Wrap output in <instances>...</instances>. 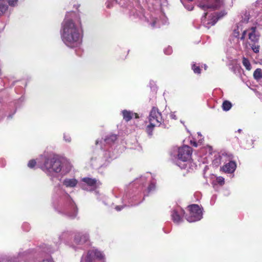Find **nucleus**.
<instances>
[{
	"mask_svg": "<svg viewBox=\"0 0 262 262\" xmlns=\"http://www.w3.org/2000/svg\"><path fill=\"white\" fill-rule=\"evenodd\" d=\"M123 119L128 122L130 121L133 117L137 119L139 118V115L137 113H134L132 111L123 110L121 112Z\"/></svg>",
	"mask_w": 262,
	"mask_h": 262,
	"instance_id": "obj_19",
	"label": "nucleus"
},
{
	"mask_svg": "<svg viewBox=\"0 0 262 262\" xmlns=\"http://www.w3.org/2000/svg\"><path fill=\"white\" fill-rule=\"evenodd\" d=\"M74 242L81 248L89 246L90 245L89 234L85 232L77 233L75 235Z\"/></svg>",
	"mask_w": 262,
	"mask_h": 262,
	"instance_id": "obj_15",
	"label": "nucleus"
},
{
	"mask_svg": "<svg viewBox=\"0 0 262 262\" xmlns=\"http://www.w3.org/2000/svg\"><path fill=\"white\" fill-rule=\"evenodd\" d=\"M162 17L161 20H159L157 18L153 20V21L150 23L151 26L152 28H155L160 27L161 25H165L167 23V19L164 15H162Z\"/></svg>",
	"mask_w": 262,
	"mask_h": 262,
	"instance_id": "obj_23",
	"label": "nucleus"
},
{
	"mask_svg": "<svg viewBox=\"0 0 262 262\" xmlns=\"http://www.w3.org/2000/svg\"><path fill=\"white\" fill-rule=\"evenodd\" d=\"M244 27H242L241 23H238L234 27L232 35L237 38H239L241 40H244L245 38V36L247 32V30H244Z\"/></svg>",
	"mask_w": 262,
	"mask_h": 262,
	"instance_id": "obj_16",
	"label": "nucleus"
},
{
	"mask_svg": "<svg viewBox=\"0 0 262 262\" xmlns=\"http://www.w3.org/2000/svg\"><path fill=\"white\" fill-rule=\"evenodd\" d=\"M57 249V245L55 248H53L50 245L43 244L34 249L19 251L17 258L25 262H54L51 256L47 255L54 252Z\"/></svg>",
	"mask_w": 262,
	"mask_h": 262,
	"instance_id": "obj_4",
	"label": "nucleus"
},
{
	"mask_svg": "<svg viewBox=\"0 0 262 262\" xmlns=\"http://www.w3.org/2000/svg\"><path fill=\"white\" fill-rule=\"evenodd\" d=\"M22 228L24 230H25L26 231H28L30 229L29 224L27 223H25L23 224V225L22 226Z\"/></svg>",
	"mask_w": 262,
	"mask_h": 262,
	"instance_id": "obj_37",
	"label": "nucleus"
},
{
	"mask_svg": "<svg viewBox=\"0 0 262 262\" xmlns=\"http://www.w3.org/2000/svg\"><path fill=\"white\" fill-rule=\"evenodd\" d=\"M115 144V134L111 133L106 135L103 140L97 139L95 141V145L97 147L100 146V149L106 150L107 152L110 151L112 156H114V146Z\"/></svg>",
	"mask_w": 262,
	"mask_h": 262,
	"instance_id": "obj_10",
	"label": "nucleus"
},
{
	"mask_svg": "<svg viewBox=\"0 0 262 262\" xmlns=\"http://www.w3.org/2000/svg\"><path fill=\"white\" fill-rule=\"evenodd\" d=\"M236 167V164L235 162L230 161L223 165L221 168L225 172L231 173L235 171Z\"/></svg>",
	"mask_w": 262,
	"mask_h": 262,
	"instance_id": "obj_18",
	"label": "nucleus"
},
{
	"mask_svg": "<svg viewBox=\"0 0 262 262\" xmlns=\"http://www.w3.org/2000/svg\"><path fill=\"white\" fill-rule=\"evenodd\" d=\"M192 69L193 70L194 73L200 74L201 69L199 66H196L195 64H193L192 66Z\"/></svg>",
	"mask_w": 262,
	"mask_h": 262,
	"instance_id": "obj_33",
	"label": "nucleus"
},
{
	"mask_svg": "<svg viewBox=\"0 0 262 262\" xmlns=\"http://www.w3.org/2000/svg\"><path fill=\"white\" fill-rule=\"evenodd\" d=\"M36 164V162L34 160H31L29 161L28 163V166L31 168H33L34 167L35 165Z\"/></svg>",
	"mask_w": 262,
	"mask_h": 262,
	"instance_id": "obj_34",
	"label": "nucleus"
},
{
	"mask_svg": "<svg viewBox=\"0 0 262 262\" xmlns=\"http://www.w3.org/2000/svg\"><path fill=\"white\" fill-rule=\"evenodd\" d=\"M114 0H106L105 5L106 8L110 9L112 8L114 6Z\"/></svg>",
	"mask_w": 262,
	"mask_h": 262,
	"instance_id": "obj_32",
	"label": "nucleus"
},
{
	"mask_svg": "<svg viewBox=\"0 0 262 262\" xmlns=\"http://www.w3.org/2000/svg\"><path fill=\"white\" fill-rule=\"evenodd\" d=\"M188 207L189 208V215L186 219L189 222H196L202 218V210L198 205L192 204Z\"/></svg>",
	"mask_w": 262,
	"mask_h": 262,
	"instance_id": "obj_13",
	"label": "nucleus"
},
{
	"mask_svg": "<svg viewBox=\"0 0 262 262\" xmlns=\"http://www.w3.org/2000/svg\"><path fill=\"white\" fill-rule=\"evenodd\" d=\"M78 184V180L75 178H66L63 180L62 184L67 188H74Z\"/></svg>",
	"mask_w": 262,
	"mask_h": 262,
	"instance_id": "obj_21",
	"label": "nucleus"
},
{
	"mask_svg": "<svg viewBox=\"0 0 262 262\" xmlns=\"http://www.w3.org/2000/svg\"><path fill=\"white\" fill-rule=\"evenodd\" d=\"M8 9V6L6 4H0V17L3 16Z\"/></svg>",
	"mask_w": 262,
	"mask_h": 262,
	"instance_id": "obj_27",
	"label": "nucleus"
},
{
	"mask_svg": "<svg viewBox=\"0 0 262 262\" xmlns=\"http://www.w3.org/2000/svg\"><path fill=\"white\" fill-rule=\"evenodd\" d=\"M232 107L231 103L227 100H225L222 104V108L225 111H229Z\"/></svg>",
	"mask_w": 262,
	"mask_h": 262,
	"instance_id": "obj_25",
	"label": "nucleus"
},
{
	"mask_svg": "<svg viewBox=\"0 0 262 262\" xmlns=\"http://www.w3.org/2000/svg\"><path fill=\"white\" fill-rule=\"evenodd\" d=\"M130 15H133L135 16H136L137 17H139L140 18H141V17L143 16V14L141 13H140V14H139V13L135 14L134 10L132 11V12H130Z\"/></svg>",
	"mask_w": 262,
	"mask_h": 262,
	"instance_id": "obj_40",
	"label": "nucleus"
},
{
	"mask_svg": "<svg viewBox=\"0 0 262 262\" xmlns=\"http://www.w3.org/2000/svg\"><path fill=\"white\" fill-rule=\"evenodd\" d=\"M243 64L248 70H251V67L249 61L246 58L244 57L243 59Z\"/></svg>",
	"mask_w": 262,
	"mask_h": 262,
	"instance_id": "obj_29",
	"label": "nucleus"
},
{
	"mask_svg": "<svg viewBox=\"0 0 262 262\" xmlns=\"http://www.w3.org/2000/svg\"><path fill=\"white\" fill-rule=\"evenodd\" d=\"M184 211L180 207L173 209L171 212V217L173 222L179 224L183 221Z\"/></svg>",
	"mask_w": 262,
	"mask_h": 262,
	"instance_id": "obj_17",
	"label": "nucleus"
},
{
	"mask_svg": "<svg viewBox=\"0 0 262 262\" xmlns=\"http://www.w3.org/2000/svg\"><path fill=\"white\" fill-rule=\"evenodd\" d=\"M190 143H191V145H192V146H193L194 147H197V146H198V144L196 143V142L195 141H191Z\"/></svg>",
	"mask_w": 262,
	"mask_h": 262,
	"instance_id": "obj_43",
	"label": "nucleus"
},
{
	"mask_svg": "<svg viewBox=\"0 0 262 262\" xmlns=\"http://www.w3.org/2000/svg\"><path fill=\"white\" fill-rule=\"evenodd\" d=\"M73 235L72 231H66L61 233L59 236V241L58 243H61V242H67L70 240Z\"/></svg>",
	"mask_w": 262,
	"mask_h": 262,
	"instance_id": "obj_22",
	"label": "nucleus"
},
{
	"mask_svg": "<svg viewBox=\"0 0 262 262\" xmlns=\"http://www.w3.org/2000/svg\"><path fill=\"white\" fill-rule=\"evenodd\" d=\"M8 118H12V115H9L8 116Z\"/></svg>",
	"mask_w": 262,
	"mask_h": 262,
	"instance_id": "obj_47",
	"label": "nucleus"
},
{
	"mask_svg": "<svg viewBox=\"0 0 262 262\" xmlns=\"http://www.w3.org/2000/svg\"><path fill=\"white\" fill-rule=\"evenodd\" d=\"M223 3V0H201L198 6L204 11H206L219 8Z\"/></svg>",
	"mask_w": 262,
	"mask_h": 262,
	"instance_id": "obj_14",
	"label": "nucleus"
},
{
	"mask_svg": "<svg viewBox=\"0 0 262 262\" xmlns=\"http://www.w3.org/2000/svg\"><path fill=\"white\" fill-rule=\"evenodd\" d=\"M80 262H105L104 255L97 249L93 248L82 255Z\"/></svg>",
	"mask_w": 262,
	"mask_h": 262,
	"instance_id": "obj_11",
	"label": "nucleus"
},
{
	"mask_svg": "<svg viewBox=\"0 0 262 262\" xmlns=\"http://www.w3.org/2000/svg\"><path fill=\"white\" fill-rule=\"evenodd\" d=\"M6 165V161L4 159H0V166L4 167Z\"/></svg>",
	"mask_w": 262,
	"mask_h": 262,
	"instance_id": "obj_41",
	"label": "nucleus"
},
{
	"mask_svg": "<svg viewBox=\"0 0 262 262\" xmlns=\"http://www.w3.org/2000/svg\"><path fill=\"white\" fill-rule=\"evenodd\" d=\"M249 13H247L246 12L244 15L242 16V19L238 23H241L242 25V27H244V25L247 24L249 20Z\"/></svg>",
	"mask_w": 262,
	"mask_h": 262,
	"instance_id": "obj_24",
	"label": "nucleus"
},
{
	"mask_svg": "<svg viewBox=\"0 0 262 262\" xmlns=\"http://www.w3.org/2000/svg\"><path fill=\"white\" fill-rule=\"evenodd\" d=\"M251 48L254 52L256 53L259 52V46L258 45H256L255 43H254V45H252Z\"/></svg>",
	"mask_w": 262,
	"mask_h": 262,
	"instance_id": "obj_35",
	"label": "nucleus"
},
{
	"mask_svg": "<svg viewBox=\"0 0 262 262\" xmlns=\"http://www.w3.org/2000/svg\"><path fill=\"white\" fill-rule=\"evenodd\" d=\"M171 154L176 157L174 163L182 169H185L188 172L195 169L196 165L191 160V149L187 145L181 147H174Z\"/></svg>",
	"mask_w": 262,
	"mask_h": 262,
	"instance_id": "obj_5",
	"label": "nucleus"
},
{
	"mask_svg": "<svg viewBox=\"0 0 262 262\" xmlns=\"http://www.w3.org/2000/svg\"><path fill=\"white\" fill-rule=\"evenodd\" d=\"M81 182L83 183L81 184V188L83 190L88 191H94L97 199L98 201H102L103 203L106 205L111 204H113L112 201H110L107 197L100 193L99 191L97 190L102 185V183L99 180L96 178L84 177L82 178Z\"/></svg>",
	"mask_w": 262,
	"mask_h": 262,
	"instance_id": "obj_6",
	"label": "nucleus"
},
{
	"mask_svg": "<svg viewBox=\"0 0 262 262\" xmlns=\"http://www.w3.org/2000/svg\"><path fill=\"white\" fill-rule=\"evenodd\" d=\"M24 101L25 98L24 97H21L19 99L16 100L14 102L15 107L17 108L20 107Z\"/></svg>",
	"mask_w": 262,
	"mask_h": 262,
	"instance_id": "obj_30",
	"label": "nucleus"
},
{
	"mask_svg": "<svg viewBox=\"0 0 262 262\" xmlns=\"http://www.w3.org/2000/svg\"><path fill=\"white\" fill-rule=\"evenodd\" d=\"M170 117L172 118V119H175L176 120L177 119V117L176 116V115L174 114V113H171L170 114Z\"/></svg>",
	"mask_w": 262,
	"mask_h": 262,
	"instance_id": "obj_42",
	"label": "nucleus"
},
{
	"mask_svg": "<svg viewBox=\"0 0 262 262\" xmlns=\"http://www.w3.org/2000/svg\"><path fill=\"white\" fill-rule=\"evenodd\" d=\"M53 204L55 210L67 217L73 219L78 214V208L71 196L60 185L54 189Z\"/></svg>",
	"mask_w": 262,
	"mask_h": 262,
	"instance_id": "obj_3",
	"label": "nucleus"
},
{
	"mask_svg": "<svg viewBox=\"0 0 262 262\" xmlns=\"http://www.w3.org/2000/svg\"><path fill=\"white\" fill-rule=\"evenodd\" d=\"M41 161L38 160V164L40 169L51 179L60 173L61 175H65L69 173L72 168L71 163L67 160L61 159L57 156L52 154L41 156Z\"/></svg>",
	"mask_w": 262,
	"mask_h": 262,
	"instance_id": "obj_2",
	"label": "nucleus"
},
{
	"mask_svg": "<svg viewBox=\"0 0 262 262\" xmlns=\"http://www.w3.org/2000/svg\"><path fill=\"white\" fill-rule=\"evenodd\" d=\"M247 30V32L250 31L248 36L251 41L254 43L257 42L259 40V36L256 34V27H252Z\"/></svg>",
	"mask_w": 262,
	"mask_h": 262,
	"instance_id": "obj_20",
	"label": "nucleus"
},
{
	"mask_svg": "<svg viewBox=\"0 0 262 262\" xmlns=\"http://www.w3.org/2000/svg\"><path fill=\"white\" fill-rule=\"evenodd\" d=\"M198 135L201 136V134L198 133Z\"/></svg>",
	"mask_w": 262,
	"mask_h": 262,
	"instance_id": "obj_48",
	"label": "nucleus"
},
{
	"mask_svg": "<svg viewBox=\"0 0 262 262\" xmlns=\"http://www.w3.org/2000/svg\"><path fill=\"white\" fill-rule=\"evenodd\" d=\"M18 0H7V3L10 7H15L18 5Z\"/></svg>",
	"mask_w": 262,
	"mask_h": 262,
	"instance_id": "obj_31",
	"label": "nucleus"
},
{
	"mask_svg": "<svg viewBox=\"0 0 262 262\" xmlns=\"http://www.w3.org/2000/svg\"><path fill=\"white\" fill-rule=\"evenodd\" d=\"M215 158L213 160V164L215 166H218L221 164V161L223 157L219 155H215Z\"/></svg>",
	"mask_w": 262,
	"mask_h": 262,
	"instance_id": "obj_28",
	"label": "nucleus"
},
{
	"mask_svg": "<svg viewBox=\"0 0 262 262\" xmlns=\"http://www.w3.org/2000/svg\"><path fill=\"white\" fill-rule=\"evenodd\" d=\"M216 180L217 183L220 185H223L224 183V178L222 177H217Z\"/></svg>",
	"mask_w": 262,
	"mask_h": 262,
	"instance_id": "obj_39",
	"label": "nucleus"
},
{
	"mask_svg": "<svg viewBox=\"0 0 262 262\" xmlns=\"http://www.w3.org/2000/svg\"><path fill=\"white\" fill-rule=\"evenodd\" d=\"M242 130L241 129H238L237 130V132H238V133H241V132H242Z\"/></svg>",
	"mask_w": 262,
	"mask_h": 262,
	"instance_id": "obj_46",
	"label": "nucleus"
},
{
	"mask_svg": "<svg viewBox=\"0 0 262 262\" xmlns=\"http://www.w3.org/2000/svg\"><path fill=\"white\" fill-rule=\"evenodd\" d=\"M164 52L165 54L170 55L172 52V48L169 46L164 49Z\"/></svg>",
	"mask_w": 262,
	"mask_h": 262,
	"instance_id": "obj_36",
	"label": "nucleus"
},
{
	"mask_svg": "<svg viewBox=\"0 0 262 262\" xmlns=\"http://www.w3.org/2000/svg\"><path fill=\"white\" fill-rule=\"evenodd\" d=\"M205 70L207 69V66L206 64H204V66Z\"/></svg>",
	"mask_w": 262,
	"mask_h": 262,
	"instance_id": "obj_45",
	"label": "nucleus"
},
{
	"mask_svg": "<svg viewBox=\"0 0 262 262\" xmlns=\"http://www.w3.org/2000/svg\"><path fill=\"white\" fill-rule=\"evenodd\" d=\"M152 177L150 173H146L140 178L136 179L132 185L139 189V192H143L144 195L154 190L155 188V182L152 180Z\"/></svg>",
	"mask_w": 262,
	"mask_h": 262,
	"instance_id": "obj_8",
	"label": "nucleus"
},
{
	"mask_svg": "<svg viewBox=\"0 0 262 262\" xmlns=\"http://www.w3.org/2000/svg\"><path fill=\"white\" fill-rule=\"evenodd\" d=\"M149 124L147 126L146 132L149 136L152 135V132L156 126H160L163 120L161 114L157 108L153 107L148 117Z\"/></svg>",
	"mask_w": 262,
	"mask_h": 262,
	"instance_id": "obj_9",
	"label": "nucleus"
},
{
	"mask_svg": "<svg viewBox=\"0 0 262 262\" xmlns=\"http://www.w3.org/2000/svg\"><path fill=\"white\" fill-rule=\"evenodd\" d=\"M63 139H64V141L67 142H70L71 141V137L68 134H64Z\"/></svg>",
	"mask_w": 262,
	"mask_h": 262,
	"instance_id": "obj_38",
	"label": "nucleus"
},
{
	"mask_svg": "<svg viewBox=\"0 0 262 262\" xmlns=\"http://www.w3.org/2000/svg\"><path fill=\"white\" fill-rule=\"evenodd\" d=\"M122 206L121 207H120V206H116L115 207L116 210L120 211L122 208Z\"/></svg>",
	"mask_w": 262,
	"mask_h": 262,
	"instance_id": "obj_44",
	"label": "nucleus"
},
{
	"mask_svg": "<svg viewBox=\"0 0 262 262\" xmlns=\"http://www.w3.org/2000/svg\"><path fill=\"white\" fill-rule=\"evenodd\" d=\"M253 77L256 80H259L262 78V72L260 69H257L253 73Z\"/></svg>",
	"mask_w": 262,
	"mask_h": 262,
	"instance_id": "obj_26",
	"label": "nucleus"
},
{
	"mask_svg": "<svg viewBox=\"0 0 262 262\" xmlns=\"http://www.w3.org/2000/svg\"><path fill=\"white\" fill-rule=\"evenodd\" d=\"M61 38L64 43L71 48H78L82 42V30L79 15L68 12L61 24Z\"/></svg>",
	"mask_w": 262,
	"mask_h": 262,
	"instance_id": "obj_1",
	"label": "nucleus"
},
{
	"mask_svg": "<svg viewBox=\"0 0 262 262\" xmlns=\"http://www.w3.org/2000/svg\"><path fill=\"white\" fill-rule=\"evenodd\" d=\"M225 14L224 12H213L210 14L207 12L205 13L204 15L202 17L201 22L204 27L209 29L211 26L214 25L217 20Z\"/></svg>",
	"mask_w": 262,
	"mask_h": 262,
	"instance_id": "obj_12",
	"label": "nucleus"
},
{
	"mask_svg": "<svg viewBox=\"0 0 262 262\" xmlns=\"http://www.w3.org/2000/svg\"><path fill=\"white\" fill-rule=\"evenodd\" d=\"M113 157L111 151L107 152L106 150L100 149L94 151L90 161L91 166L98 170L99 172L102 168L106 167L112 161Z\"/></svg>",
	"mask_w": 262,
	"mask_h": 262,
	"instance_id": "obj_7",
	"label": "nucleus"
}]
</instances>
